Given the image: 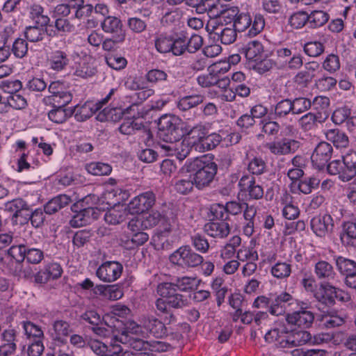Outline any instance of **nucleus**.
<instances>
[{
	"label": "nucleus",
	"mask_w": 356,
	"mask_h": 356,
	"mask_svg": "<svg viewBox=\"0 0 356 356\" xmlns=\"http://www.w3.org/2000/svg\"><path fill=\"white\" fill-rule=\"evenodd\" d=\"M143 329L153 337L161 339L167 335V327L164 323L152 315L143 316L140 319Z\"/></svg>",
	"instance_id": "nucleus-12"
},
{
	"label": "nucleus",
	"mask_w": 356,
	"mask_h": 356,
	"mask_svg": "<svg viewBox=\"0 0 356 356\" xmlns=\"http://www.w3.org/2000/svg\"><path fill=\"white\" fill-rule=\"evenodd\" d=\"M156 202V195L152 191L142 193L135 197L128 204L132 214L142 213L150 209Z\"/></svg>",
	"instance_id": "nucleus-6"
},
{
	"label": "nucleus",
	"mask_w": 356,
	"mask_h": 356,
	"mask_svg": "<svg viewBox=\"0 0 356 356\" xmlns=\"http://www.w3.org/2000/svg\"><path fill=\"white\" fill-rule=\"evenodd\" d=\"M157 293L168 300V306L175 309H181L188 306V300L186 296L178 293L173 284L162 282L158 284Z\"/></svg>",
	"instance_id": "nucleus-4"
},
{
	"label": "nucleus",
	"mask_w": 356,
	"mask_h": 356,
	"mask_svg": "<svg viewBox=\"0 0 356 356\" xmlns=\"http://www.w3.org/2000/svg\"><path fill=\"white\" fill-rule=\"evenodd\" d=\"M333 148L332 145L327 142H321L316 147L313 152L311 159L312 162L317 169L323 170L327 168L329 164L328 161L332 158Z\"/></svg>",
	"instance_id": "nucleus-7"
},
{
	"label": "nucleus",
	"mask_w": 356,
	"mask_h": 356,
	"mask_svg": "<svg viewBox=\"0 0 356 356\" xmlns=\"http://www.w3.org/2000/svg\"><path fill=\"white\" fill-rule=\"evenodd\" d=\"M70 63L67 54L61 50H56L51 54L49 60L51 68L56 71H60L65 68Z\"/></svg>",
	"instance_id": "nucleus-38"
},
{
	"label": "nucleus",
	"mask_w": 356,
	"mask_h": 356,
	"mask_svg": "<svg viewBox=\"0 0 356 356\" xmlns=\"http://www.w3.org/2000/svg\"><path fill=\"white\" fill-rule=\"evenodd\" d=\"M72 114V110L65 108H54L49 112L48 117L52 122L60 124L65 122Z\"/></svg>",
	"instance_id": "nucleus-48"
},
{
	"label": "nucleus",
	"mask_w": 356,
	"mask_h": 356,
	"mask_svg": "<svg viewBox=\"0 0 356 356\" xmlns=\"http://www.w3.org/2000/svg\"><path fill=\"white\" fill-rule=\"evenodd\" d=\"M170 261L181 268H195L202 264L204 259L194 252L188 245H183L169 257Z\"/></svg>",
	"instance_id": "nucleus-2"
},
{
	"label": "nucleus",
	"mask_w": 356,
	"mask_h": 356,
	"mask_svg": "<svg viewBox=\"0 0 356 356\" xmlns=\"http://www.w3.org/2000/svg\"><path fill=\"white\" fill-rule=\"evenodd\" d=\"M86 169L90 174L95 176L108 175L112 171V168L109 164L102 162L88 163L86 165Z\"/></svg>",
	"instance_id": "nucleus-44"
},
{
	"label": "nucleus",
	"mask_w": 356,
	"mask_h": 356,
	"mask_svg": "<svg viewBox=\"0 0 356 356\" xmlns=\"http://www.w3.org/2000/svg\"><path fill=\"white\" fill-rule=\"evenodd\" d=\"M54 27L56 30H51L47 35L50 37H55L58 33H70L74 31L75 26L67 18L55 19Z\"/></svg>",
	"instance_id": "nucleus-42"
},
{
	"label": "nucleus",
	"mask_w": 356,
	"mask_h": 356,
	"mask_svg": "<svg viewBox=\"0 0 356 356\" xmlns=\"http://www.w3.org/2000/svg\"><path fill=\"white\" fill-rule=\"evenodd\" d=\"M339 282H325L321 283L320 285L321 289L323 290V293L319 296L316 295V298L321 302L327 305H332L335 302V298H339L338 292L340 290L337 287Z\"/></svg>",
	"instance_id": "nucleus-22"
},
{
	"label": "nucleus",
	"mask_w": 356,
	"mask_h": 356,
	"mask_svg": "<svg viewBox=\"0 0 356 356\" xmlns=\"http://www.w3.org/2000/svg\"><path fill=\"white\" fill-rule=\"evenodd\" d=\"M335 264L339 272L348 277L356 272V261L342 256L334 257Z\"/></svg>",
	"instance_id": "nucleus-35"
},
{
	"label": "nucleus",
	"mask_w": 356,
	"mask_h": 356,
	"mask_svg": "<svg viewBox=\"0 0 356 356\" xmlns=\"http://www.w3.org/2000/svg\"><path fill=\"white\" fill-rule=\"evenodd\" d=\"M111 324H109L106 321L100 324H97L95 327H92V331L97 336L103 338H112L111 342L116 343L115 341V335L118 334V328H120L122 325V321L118 318H114L111 320Z\"/></svg>",
	"instance_id": "nucleus-18"
},
{
	"label": "nucleus",
	"mask_w": 356,
	"mask_h": 356,
	"mask_svg": "<svg viewBox=\"0 0 356 356\" xmlns=\"http://www.w3.org/2000/svg\"><path fill=\"white\" fill-rule=\"evenodd\" d=\"M222 140V136L217 133H212L209 135H207L206 133H200L196 143V150L204 152L213 149L220 143Z\"/></svg>",
	"instance_id": "nucleus-23"
},
{
	"label": "nucleus",
	"mask_w": 356,
	"mask_h": 356,
	"mask_svg": "<svg viewBox=\"0 0 356 356\" xmlns=\"http://www.w3.org/2000/svg\"><path fill=\"white\" fill-rule=\"evenodd\" d=\"M309 23V15L305 11H298L291 15L289 23L295 29H300Z\"/></svg>",
	"instance_id": "nucleus-59"
},
{
	"label": "nucleus",
	"mask_w": 356,
	"mask_h": 356,
	"mask_svg": "<svg viewBox=\"0 0 356 356\" xmlns=\"http://www.w3.org/2000/svg\"><path fill=\"white\" fill-rule=\"evenodd\" d=\"M122 266L117 261H106L97 270V276L103 282H112L117 280L122 272Z\"/></svg>",
	"instance_id": "nucleus-10"
},
{
	"label": "nucleus",
	"mask_w": 356,
	"mask_h": 356,
	"mask_svg": "<svg viewBox=\"0 0 356 356\" xmlns=\"http://www.w3.org/2000/svg\"><path fill=\"white\" fill-rule=\"evenodd\" d=\"M101 26L105 33L113 34L115 36H118L121 34L125 36L122 23L116 17L107 16L101 23Z\"/></svg>",
	"instance_id": "nucleus-31"
},
{
	"label": "nucleus",
	"mask_w": 356,
	"mask_h": 356,
	"mask_svg": "<svg viewBox=\"0 0 356 356\" xmlns=\"http://www.w3.org/2000/svg\"><path fill=\"white\" fill-rule=\"evenodd\" d=\"M149 239V236L147 233L143 232H135L131 239L126 241V246L127 248L133 249L136 247L143 245Z\"/></svg>",
	"instance_id": "nucleus-63"
},
{
	"label": "nucleus",
	"mask_w": 356,
	"mask_h": 356,
	"mask_svg": "<svg viewBox=\"0 0 356 356\" xmlns=\"http://www.w3.org/2000/svg\"><path fill=\"white\" fill-rule=\"evenodd\" d=\"M205 99L203 95L195 94L181 97L177 102V107L180 111H188L202 104Z\"/></svg>",
	"instance_id": "nucleus-32"
},
{
	"label": "nucleus",
	"mask_w": 356,
	"mask_h": 356,
	"mask_svg": "<svg viewBox=\"0 0 356 356\" xmlns=\"http://www.w3.org/2000/svg\"><path fill=\"white\" fill-rule=\"evenodd\" d=\"M25 259L29 264H38L43 260L44 252L39 248L27 246Z\"/></svg>",
	"instance_id": "nucleus-64"
},
{
	"label": "nucleus",
	"mask_w": 356,
	"mask_h": 356,
	"mask_svg": "<svg viewBox=\"0 0 356 356\" xmlns=\"http://www.w3.org/2000/svg\"><path fill=\"white\" fill-rule=\"evenodd\" d=\"M238 186L240 190L248 193L250 199L259 200L264 195V189L261 186L256 184L252 175H245L241 178Z\"/></svg>",
	"instance_id": "nucleus-15"
},
{
	"label": "nucleus",
	"mask_w": 356,
	"mask_h": 356,
	"mask_svg": "<svg viewBox=\"0 0 356 356\" xmlns=\"http://www.w3.org/2000/svg\"><path fill=\"white\" fill-rule=\"evenodd\" d=\"M53 329L55 332L54 341L64 343L66 341V337L72 332L70 324L63 320H56L53 324Z\"/></svg>",
	"instance_id": "nucleus-34"
},
{
	"label": "nucleus",
	"mask_w": 356,
	"mask_h": 356,
	"mask_svg": "<svg viewBox=\"0 0 356 356\" xmlns=\"http://www.w3.org/2000/svg\"><path fill=\"white\" fill-rule=\"evenodd\" d=\"M140 336L131 338L122 335L120 339V343L127 345L137 351L147 350L152 346L148 341L140 338Z\"/></svg>",
	"instance_id": "nucleus-40"
},
{
	"label": "nucleus",
	"mask_w": 356,
	"mask_h": 356,
	"mask_svg": "<svg viewBox=\"0 0 356 356\" xmlns=\"http://www.w3.org/2000/svg\"><path fill=\"white\" fill-rule=\"evenodd\" d=\"M43 13L44 8L39 4L34 3L30 8L31 17L35 20V24L42 26H48L51 22L50 17L44 15Z\"/></svg>",
	"instance_id": "nucleus-41"
},
{
	"label": "nucleus",
	"mask_w": 356,
	"mask_h": 356,
	"mask_svg": "<svg viewBox=\"0 0 356 356\" xmlns=\"http://www.w3.org/2000/svg\"><path fill=\"white\" fill-rule=\"evenodd\" d=\"M303 50L310 57H318L325 51V45L319 41H311L305 44Z\"/></svg>",
	"instance_id": "nucleus-52"
},
{
	"label": "nucleus",
	"mask_w": 356,
	"mask_h": 356,
	"mask_svg": "<svg viewBox=\"0 0 356 356\" xmlns=\"http://www.w3.org/2000/svg\"><path fill=\"white\" fill-rule=\"evenodd\" d=\"M340 240L344 246H354L356 243V222L346 221L342 224Z\"/></svg>",
	"instance_id": "nucleus-30"
},
{
	"label": "nucleus",
	"mask_w": 356,
	"mask_h": 356,
	"mask_svg": "<svg viewBox=\"0 0 356 356\" xmlns=\"http://www.w3.org/2000/svg\"><path fill=\"white\" fill-rule=\"evenodd\" d=\"M181 170L191 173L195 186L198 189L208 186L213 180L218 171L217 164L207 157L188 160Z\"/></svg>",
	"instance_id": "nucleus-1"
},
{
	"label": "nucleus",
	"mask_w": 356,
	"mask_h": 356,
	"mask_svg": "<svg viewBox=\"0 0 356 356\" xmlns=\"http://www.w3.org/2000/svg\"><path fill=\"white\" fill-rule=\"evenodd\" d=\"M297 305L298 300L293 298L291 293L282 291L280 293H276L271 299L269 313L273 316H281Z\"/></svg>",
	"instance_id": "nucleus-5"
},
{
	"label": "nucleus",
	"mask_w": 356,
	"mask_h": 356,
	"mask_svg": "<svg viewBox=\"0 0 356 356\" xmlns=\"http://www.w3.org/2000/svg\"><path fill=\"white\" fill-rule=\"evenodd\" d=\"M264 147L273 154L286 155L296 152L300 147V142L293 139L282 138L267 143Z\"/></svg>",
	"instance_id": "nucleus-9"
},
{
	"label": "nucleus",
	"mask_w": 356,
	"mask_h": 356,
	"mask_svg": "<svg viewBox=\"0 0 356 356\" xmlns=\"http://www.w3.org/2000/svg\"><path fill=\"white\" fill-rule=\"evenodd\" d=\"M5 209L6 211L13 213V220L17 222L19 217L24 219V212L29 211V206L23 199L17 198L6 203Z\"/></svg>",
	"instance_id": "nucleus-29"
},
{
	"label": "nucleus",
	"mask_w": 356,
	"mask_h": 356,
	"mask_svg": "<svg viewBox=\"0 0 356 356\" xmlns=\"http://www.w3.org/2000/svg\"><path fill=\"white\" fill-rule=\"evenodd\" d=\"M207 29L218 35L222 44H230L236 40L237 31L233 26L228 27L225 25H218L214 22H209Z\"/></svg>",
	"instance_id": "nucleus-14"
},
{
	"label": "nucleus",
	"mask_w": 356,
	"mask_h": 356,
	"mask_svg": "<svg viewBox=\"0 0 356 356\" xmlns=\"http://www.w3.org/2000/svg\"><path fill=\"white\" fill-rule=\"evenodd\" d=\"M218 11L212 12V19L210 22H214L218 25H229L234 24L239 9L236 6H228L227 5L218 6Z\"/></svg>",
	"instance_id": "nucleus-13"
},
{
	"label": "nucleus",
	"mask_w": 356,
	"mask_h": 356,
	"mask_svg": "<svg viewBox=\"0 0 356 356\" xmlns=\"http://www.w3.org/2000/svg\"><path fill=\"white\" fill-rule=\"evenodd\" d=\"M216 70H212L207 74L200 75L197 77V81L200 86L204 88H209L211 86L216 85L218 82V76L216 72H220L223 70L222 67L219 68L217 65H214Z\"/></svg>",
	"instance_id": "nucleus-46"
},
{
	"label": "nucleus",
	"mask_w": 356,
	"mask_h": 356,
	"mask_svg": "<svg viewBox=\"0 0 356 356\" xmlns=\"http://www.w3.org/2000/svg\"><path fill=\"white\" fill-rule=\"evenodd\" d=\"M314 274L317 279L325 282H340L337 273L331 264L326 261L321 260L314 265Z\"/></svg>",
	"instance_id": "nucleus-17"
},
{
	"label": "nucleus",
	"mask_w": 356,
	"mask_h": 356,
	"mask_svg": "<svg viewBox=\"0 0 356 356\" xmlns=\"http://www.w3.org/2000/svg\"><path fill=\"white\" fill-rule=\"evenodd\" d=\"M252 24L250 15L248 13L238 12L234 24H232L237 32L245 31Z\"/></svg>",
	"instance_id": "nucleus-53"
},
{
	"label": "nucleus",
	"mask_w": 356,
	"mask_h": 356,
	"mask_svg": "<svg viewBox=\"0 0 356 356\" xmlns=\"http://www.w3.org/2000/svg\"><path fill=\"white\" fill-rule=\"evenodd\" d=\"M204 232L213 238H226L230 233L231 227L227 222H210L204 227Z\"/></svg>",
	"instance_id": "nucleus-26"
},
{
	"label": "nucleus",
	"mask_w": 356,
	"mask_h": 356,
	"mask_svg": "<svg viewBox=\"0 0 356 356\" xmlns=\"http://www.w3.org/2000/svg\"><path fill=\"white\" fill-rule=\"evenodd\" d=\"M210 212L216 220H221V222H227L229 220L226 204H213L210 207Z\"/></svg>",
	"instance_id": "nucleus-56"
},
{
	"label": "nucleus",
	"mask_w": 356,
	"mask_h": 356,
	"mask_svg": "<svg viewBox=\"0 0 356 356\" xmlns=\"http://www.w3.org/2000/svg\"><path fill=\"white\" fill-rule=\"evenodd\" d=\"M47 26L36 24L26 28L24 34L26 38L31 42H38L43 40L45 33H49Z\"/></svg>",
	"instance_id": "nucleus-39"
},
{
	"label": "nucleus",
	"mask_w": 356,
	"mask_h": 356,
	"mask_svg": "<svg viewBox=\"0 0 356 356\" xmlns=\"http://www.w3.org/2000/svg\"><path fill=\"white\" fill-rule=\"evenodd\" d=\"M136 113L134 112L132 118H129L124 120V122L119 127L120 132L122 134L131 135L133 134L136 131H139L143 128V132L147 136V139L151 138L152 134L150 131L149 129H145V127L142 122H139L136 119H134Z\"/></svg>",
	"instance_id": "nucleus-28"
},
{
	"label": "nucleus",
	"mask_w": 356,
	"mask_h": 356,
	"mask_svg": "<svg viewBox=\"0 0 356 356\" xmlns=\"http://www.w3.org/2000/svg\"><path fill=\"white\" fill-rule=\"evenodd\" d=\"M25 334L29 337H33L35 340L41 339L44 337L43 331L40 327L31 321L23 322Z\"/></svg>",
	"instance_id": "nucleus-62"
},
{
	"label": "nucleus",
	"mask_w": 356,
	"mask_h": 356,
	"mask_svg": "<svg viewBox=\"0 0 356 356\" xmlns=\"http://www.w3.org/2000/svg\"><path fill=\"white\" fill-rule=\"evenodd\" d=\"M100 109L99 104L86 102L82 106H76L72 112L74 113V118L77 121L83 122Z\"/></svg>",
	"instance_id": "nucleus-27"
},
{
	"label": "nucleus",
	"mask_w": 356,
	"mask_h": 356,
	"mask_svg": "<svg viewBox=\"0 0 356 356\" xmlns=\"http://www.w3.org/2000/svg\"><path fill=\"white\" fill-rule=\"evenodd\" d=\"M196 279L192 277L184 276L176 277L173 282L168 284H173L175 289L181 291H189L193 289L195 286Z\"/></svg>",
	"instance_id": "nucleus-45"
},
{
	"label": "nucleus",
	"mask_w": 356,
	"mask_h": 356,
	"mask_svg": "<svg viewBox=\"0 0 356 356\" xmlns=\"http://www.w3.org/2000/svg\"><path fill=\"white\" fill-rule=\"evenodd\" d=\"M327 171L331 175H337L343 181L351 180L355 175L343 160H334L327 165Z\"/></svg>",
	"instance_id": "nucleus-19"
},
{
	"label": "nucleus",
	"mask_w": 356,
	"mask_h": 356,
	"mask_svg": "<svg viewBox=\"0 0 356 356\" xmlns=\"http://www.w3.org/2000/svg\"><path fill=\"white\" fill-rule=\"evenodd\" d=\"M285 320L289 325L307 329L312 325L314 314L311 311L301 308L300 310L287 313Z\"/></svg>",
	"instance_id": "nucleus-8"
},
{
	"label": "nucleus",
	"mask_w": 356,
	"mask_h": 356,
	"mask_svg": "<svg viewBox=\"0 0 356 356\" xmlns=\"http://www.w3.org/2000/svg\"><path fill=\"white\" fill-rule=\"evenodd\" d=\"M329 19V15L323 10H314L309 15V23L312 27L323 26Z\"/></svg>",
	"instance_id": "nucleus-51"
},
{
	"label": "nucleus",
	"mask_w": 356,
	"mask_h": 356,
	"mask_svg": "<svg viewBox=\"0 0 356 356\" xmlns=\"http://www.w3.org/2000/svg\"><path fill=\"white\" fill-rule=\"evenodd\" d=\"M193 186H195V182L192 175H190L188 178H183L177 181L175 184V189L181 194H186L193 190Z\"/></svg>",
	"instance_id": "nucleus-61"
},
{
	"label": "nucleus",
	"mask_w": 356,
	"mask_h": 356,
	"mask_svg": "<svg viewBox=\"0 0 356 356\" xmlns=\"http://www.w3.org/2000/svg\"><path fill=\"white\" fill-rule=\"evenodd\" d=\"M289 333V329L282 325L269 330L264 338L268 343L276 342L281 348H288L286 339H288Z\"/></svg>",
	"instance_id": "nucleus-24"
},
{
	"label": "nucleus",
	"mask_w": 356,
	"mask_h": 356,
	"mask_svg": "<svg viewBox=\"0 0 356 356\" xmlns=\"http://www.w3.org/2000/svg\"><path fill=\"white\" fill-rule=\"evenodd\" d=\"M240 53L248 60L254 62L263 58L264 47L261 42L254 40L243 45L240 49Z\"/></svg>",
	"instance_id": "nucleus-25"
},
{
	"label": "nucleus",
	"mask_w": 356,
	"mask_h": 356,
	"mask_svg": "<svg viewBox=\"0 0 356 356\" xmlns=\"http://www.w3.org/2000/svg\"><path fill=\"white\" fill-rule=\"evenodd\" d=\"M270 273L277 279H284L291 273V265L286 262H277L272 266Z\"/></svg>",
	"instance_id": "nucleus-49"
},
{
	"label": "nucleus",
	"mask_w": 356,
	"mask_h": 356,
	"mask_svg": "<svg viewBox=\"0 0 356 356\" xmlns=\"http://www.w3.org/2000/svg\"><path fill=\"white\" fill-rule=\"evenodd\" d=\"M138 104H133L124 111H122L120 108H106L97 115V119L101 122H117L122 118L124 113L131 114V111H135V109L138 110Z\"/></svg>",
	"instance_id": "nucleus-20"
},
{
	"label": "nucleus",
	"mask_w": 356,
	"mask_h": 356,
	"mask_svg": "<svg viewBox=\"0 0 356 356\" xmlns=\"http://www.w3.org/2000/svg\"><path fill=\"white\" fill-rule=\"evenodd\" d=\"M248 170L252 175H262L266 170V163L261 158L254 157L249 162Z\"/></svg>",
	"instance_id": "nucleus-58"
},
{
	"label": "nucleus",
	"mask_w": 356,
	"mask_h": 356,
	"mask_svg": "<svg viewBox=\"0 0 356 356\" xmlns=\"http://www.w3.org/2000/svg\"><path fill=\"white\" fill-rule=\"evenodd\" d=\"M72 97L70 92H60L47 97L46 100L54 108H65L72 101Z\"/></svg>",
	"instance_id": "nucleus-47"
},
{
	"label": "nucleus",
	"mask_w": 356,
	"mask_h": 356,
	"mask_svg": "<svg viewBox=\"0 0 356 356\" xmlns=\"http://www.w3.org/2000/svg\"><path fill=\"white\" fill-rule=\"evenodd\" d=\"M312 336L306 329H289L288 339H286L288 348L296 347L311 342Z\"/></svg>",
	"instance_id": "nucleus-21"
},
{
	"label": "nucleus",
	"mask_w": 356,
	"mask_h": 356,
	"mask_svg": "<svg viewBox=\"0 0 356 356\" xmlns=\"http://www.w3.org/2000/svg\"><path fill=\"white\" fill-rule=\"evenodd\" d=\"M44 218L45 216L43 211L41 209H36L32 212L31 215L29 213H26L24 219L22 220L19 223L23 224L28 220H30L32 225L38 228L43 225Z\"/></svg>",
	"instance_id": "nucleus-57"
},
{
	"label": "nucleus",
	"mask_w": 356,
	"mask_h": 356,
	"mask_svg": "<svg viewBox=\"0 0 356 356\" xmlns=\"http://www.w3.org/2000/svg\"><path fill=\"white\" fill-rule=\"evenodd\" d=\"M101 211L97 207H88L81 210L70 220V225L73 227H79L91 223L99 218Z\"/></svg>",
	"instance_id": "nucleus-16"
},
{
	"label": "nucleus",
	"mask_w": 356,
	"mask_h": 356,
	"mask_svg": "<svg viewBox=\"0 0 356 356\" xmlns=\"http://www.w3.org/2000/svg\"><path fill=\"white\" fill-rule=\"evenodd\" d=\"M322 67L330 74L337 72L341 67L339 56L334 54L327 55L323 62Z\"/></svg>",
	"instance_id": "nucleus-54"
},
{
	"label": "nucleus",
	"mask_w": 356,
	"mask_h": 356,
	"mask_svg": "<svg viewBox=\"0 0 356 356\" xmlns=\"http://www.w3.org/2000/svg\"><path fill=\"white\" fill-rule=\"evenodd\" d=\"M71 199L66 195H60L49 200L44 206V211L47 214H53L67 206Z\"/></svg>",
	"instance_id": "nucleus-33"
},
{
	"label": "nucleus",
	"mask_w": 356,
	"mask_h": 356,
	"mask_svg": "<svg viewBox=\"0 0 356 356\" xmlns=\"http://www.w3.org/2000/svg\"><path fill=\"white\" fill-rule=\"evenodd\" d=\"M318 117L313 113H307L298 120L299 127L305 131H310L316 126Z\"/></svg>",
	"instance_id": "nucleus-55"
},
{
	"label": "nucleus",
	"mask_w": 356,
	"mask_h": 356,
	"mask_svg": "<svg viewBox=\"0 0 356 356\" xmlns=\"http://www.w3.org/2000/svg\"><path fill=\"white\" fill-rule=\"evenodd\" d=\"M142 329L141 324L138 325L134 321H127L120 330L118 328V334L115 335V341L120 342V339L122 335L131 338L140 336L143 333Z\"/></svg>",
	"instance_id": "nucleus-36"
},
{
	"label": "nucleus",
	"mask_w": 356,
	"mask_h": 356,
	"mask_svg": "<svg viewBox=\"0 0 356 356\" xmlns=\"http://www.w3.org/2000/svg\"><path fill=\"white\" fill-rule=\"evenodd\" d=\"M310 224L312 231L319 237L330 234L334 227L333 218L330 214L316 216L311 220Z\"/></svg>",
	"instance_id": "nucleus-11"
},
{
	"label": "nucleus",
	"mask_w": 356,
	"mask_h": 356,
	"mask_svg": "<svg viewBox=\"0 0 356 356\" xmlns=\"http://www.w3.org/2000/svg\"><path fill=\"white\" fill-rule=\"evenodd\" d=\"M290 113L293 115L291 99H284L277 103L275 106V115L277 118H285Z\"/></svg>",
	"instance_id": "nucleus-50"
},
{
	"label": "nucleus",
	"mask_w": 356,
	"mask_h": 356,
	"mask_svg": "<svg viewBox=\"0 0 356 356\" xmlns=\"http://www.w3.org/2000/svg\"><path fill=\"white\" fill-rule=\"evenodd\" d=\"M172 35L168 33L158 35L154 40V45L156 50L161 54L170 52L172 50Z\"/></svg>",
	"instance_id": "nucleus-43"
},
{
	"label": "nucleus",
	"mask_w": 356,
	"mask_h": 356,
	"mask_svg": "<svg viewBox=\"0 0 356 356\" xmlns=\"http://www.w3.org/2000/svg\"><path fill=\"white\" fill-rule=\"evenodd\" d=\"M180 121L174 115H163L159 121L158 135L160 139L168 140H178L182 136L179 128Z\"/></svg>",
	"instance_id": "nucleus-3"
},
{
	"label": "nucleus",
	"mask_w": 356,
	"mask_h": 356,
	"mask_svg": "<svg viewBox=\"0 0 356 356\" xmlns=\"http://www.w3.org/2000/svg\"><path fill=\"white\" fill-rule=\"evenodd\" d=\"M293 115L300 114L309 109L312 102L305 97H296L291 100Z\"/></svg>",
	"instance_id": "nucleus-60"
},
{
	"label": "nucleus",
	"mask_w": 356,
	"mask_h": 356,
	"mask_svg": "<svg viewBox=\"0 0 356 356\" xmlns=\"http://www.w3.org/2000/svg\"><path fill=\"white\" fill-rule=\"evenodd\" d=\"M326 138L337 148L346 147L349 140L347 135L338 129H329L326 134Z\"/></svg>",
	"instance_id": "nucleus-37"
}]
</instances>
